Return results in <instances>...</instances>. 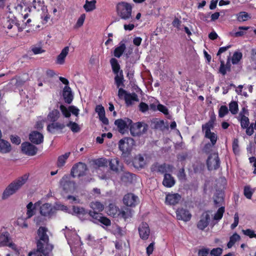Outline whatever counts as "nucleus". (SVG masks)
Returning <instances> with one entry per match:
<instances>
[{
  "label": "nucleus",
  "instance_id": "64",
  "mask_svg": "<svg viewBox=\"0 0 256 256\" xmlns=\"http://www.w3.org/2000/svg\"><path fill=\"white\" fill-rule=\"evenodd\" d=\"M240 238V237L239 234L235 232L232 236H230V240L234 242H236L239 240Z\"/></svg>",
  "mask_w": 256,
  "mask_h": 256
},
{
  "label": "nucleus",
  "instance_id": "16",
  "mask_svg": "<svg viewBox=\"0 0 256 256\" xmlns=\"http://www.w3.org/2000/svg\"><path fill=\"white\" fill-rule=\"evenodd\" d=\"M56 211V209L51 204L46 203L43 204L40 208V214L44 216L50 218L53 216Z\"/></svg>",
  "mask_w": 256,
  "mask_h": 256
},
{
  "label": "nucleus",
  "instance_id": "12",
  "mask_svg": "<svg viewBox=\"0 0 256 256\" xmlns=\"http://www.w3.org/2000/svg\"><path fill=\"white\" fill-rule=\"evenodd\" d=\"M174 166L169 164L164 163L160 164L158 162H156L150 166V170L152 172H159L162 174L166 173V172H172Z\"/></svg>",
  "mask_w": 256,
  "mask_h": 256
},
{
  "label": "nucleus",
  "instance_id": "32",
  "mask_svg": "<svg viewBox=\"0 0 256 256\" xmlns=\"http://www.w3.org/2000/svg\"><path fill=\"white\" fill-rule=\"evenodd\" d=\"M60 113L58 110H54L50 112L48 115V119L50 122H56L59 118Z\"/></svg>",
  "mask_w": 256,
  "mask_h": 256
},
{
  "label": "nucleus",
  "instance_id": "51",
  "mask_svg": "<svg viewBox=\"0 0 256 256\" xmlns=\"http://www.w3.org/2000/svg\"><path fill=\"white\" fill-rule=\"evenodd\" d=\"M177 176L180 180H184L186 179V174L184 168H180L178 172Z\"/></svg>",
  "mask_w": 256,
  "mask_h": 256
},
{
  "label": "nucleus",
  "instance_id": "54",
  "mask_svg": "<svg viewBox=\"0 0 256 256\" xmlns=\"http://www.w3.org/2000/svg\"><path fill=\"white\" fill-rule=\"evenodd\" d=\"M226 72H228V70L225 67L224 62V60H221L220 65L219 68V72L222 76H225L226 74Z\"/></svg>",
  "mask_w": 256,
  "mask_h": 256
},
{
  "label": "nucleus",
  "instance_id": "44",
  "mask_svg": "<svg viewBox=\"0 0 256 256\" xmlns=\"http://www.w3.org/2000/svg\"><path fill=\"white\" fill-rule=\"evenodd\" d=\"M215 145H212V144L210 142H208L202 148V151L204 153L206 154H210L211 152L212 151V148Z\"/></svg>",
  "mask_w": 256,
  "mask_h": 256
},
{
  "label": "nucleus",
  "instance_id": "57",
  "mask_svg": "<svg viewBox=\"0 0 256 256\" xmlns=\"http://www.w3.org/2000/svg\"><path fill=\"white\" fill-rule=\"evenodd\" d=\"M69 110H70V114L72 113L76 116H78L80 112V110L78 108L74 106H69Z\"/></svg>",
  "mask_w": 256,
  "mask_h": 256
},
{
  "label": "nucleus",
  "instance_id": "58",
  "mask_svg": "<svg viewBox=\"0 0 256 256\" xmlns=\"http://www.w3.org/2000/svg\"><path fill=\"white\" fill-rule=\"evenodd\" d=\"M243 234L247 236H248L250 238H254V230L250 229H246V230H242Z\"/></svg>",
  "mask_w": 256,
  "mask_h": 256
},
{
  "label": "nucleus",
  "instance_id": "59",
  "mask_svg": "<svg viewBox=\"0 0 256 256\" xmlns=\"http://www.w3.org/2000/svg\"><path fill=\"white\" fill-rule=\"evenodd\" d=\"M32 51L35 54H42L44 52L42 48L40 47H36V46H32Z\"/></svg>",
  "mask_w": 256,
  "mask_h": 256
},
{
  "label": "nucleus",
  "instance_id": "27",
  "mask_svg": "<svg viewBox=\"0 0 256 256\" xmlns=\"http://www.w3.org/2000/svg\"><path fill=\"white\" fill-rule=\"evenodd\" d=\"M65 125L58 122H54L50 124L47 126V130L50 133H54L55 130H61L64 128Z\"/></svg>",
  "mask_w": 256,
  "mask_h": 256
},
{
  "label": "nucleus",
  "instance_id": "9",
  "mask_svg": "<svg viewBox=\"0 0 256 256\" xmlns=\"http://www.w3.org/2000/svg\"><path fill=\"white\" fill-rule=\"evenodd\" d=\"M208 168L209 170H218L220 166V160L218 152L210 154L206 162Z\"/></svg>",
  "mask_w": 256,
  "mask_h": 256
},
{
  "label": "nucleus",
  "instance_id": "3",
  "mask_svg": "<svg viewBox=\"0 0 256 256\" xmlns=\"http://www.w3.org/2000/svg\"><path fill=\"white\" fill-rule=\"evenodd\" d=\"M29 174H26L12 182L4 191L2 198L3 200L6 199L10 196L16 192L17 190L20 189L26 183Z\"/></svg>",
  "mask_w": 256,
  "mask_h": 256
},
{
  "label": "nucleus",
  "instance_id": "7",
  "mask_svg": "<svg viewBox=\"0 0 256 256\" xmlns=\"http://www.w3.org/2000/svg\"><path fill=\"white\" fill-rule=\"evenodd\" d=\"M134 140L130 138H124L121 139L118 142V148L122 152L123 157H128L130 154L132 147L129 145V142L132 143Z\"/></svg>",
  "mask_w": 256,
  "mask_h": 256
},
{
  "label": "nucleus",
  "instance_id": "38",
  "mask_svg": "<svg viewBox=\"0 0 256 256\" xmlns=\"http://www.w3.org/2000/svg\"><path fill=\"white\" fill-rule=\"evenodd\" d=\"M232 148L234 153L236 155H238L240 154V149L239 146V140L237 138H234L232 143Z\"/></svg>",
  "mask_w": 256,
  "mask_h": 256
},
{
  "label": "nucleus",
  "instance_id": "13",
  "mask_svg": "<svg viewBox=\"0 0 256 256\" xmlns=\"http://www.w3.org/2000/svg\"><path fill=\"white\" fill-rule=\"evenodd\" d=\"M210 220V212H204L200 216V220L197 222V228L200 230H204L208 226Z\"/></svg>",
  "mask_w": 256,
  "mask_h": 256
},
{
  "label": "nucleus",
  "instance_id": "30",
  "mask_svg": "<svg viewBox=\"0 0 256 256\" xmlns=\"http://www.w3.org/2000/svg\"><path fill=\"white\" fill-rule=\"evenodd\" d=\"M42 240H38L36 242L37 249L34 250L32 251L29 252L28 256H32V255H36L38 252L44 253V244L42 242Z\"/></svg>",
  "mask_w": 256,
  "mask_h": 256
},
{
  "label": "nucleus",
  "instance_id": "62",
  "mask_svg": "<svg viewBox=\"0 0 256 256\" xmlns=\"http://www.w3.org/2000/svg\"><path fill=\"white\" fill-rule=\"evenodd\" d=\"M132 174L130 172H124L121 177V180L124 182L128 181L129 179L131 178Z\"/></svg>",
  "mask_w": 256,
  "mask_h": 256
},
{
  "label": "nucleus",
  "instance_id": "63",
  "mask_svg": "<svg viewBox=\"0 0 256 256\" xmlns=\"http://www.w3.org/2000/svg\"><path fill=\"white\" fill-rule=\"evenodd\" d=\"M154 250V242L150 243L146 248V254L150 256L153 252Z\"/></svg>",
  "mask_w": 256,
  "mask_h": 256
},
{
  "label": "nucleus",
  "instance_id": "52",
  "mask_svg": "<svg viewBox=\"0 0 256 256\" xmlns=\"http://www.w3.org/2000/svg\"><path fill=\"white\" fill-rule=\"evenodd\" d=\"M85 18V14H82L80 15V16L78 18L76 24V28H80L83 25Z\"/></svg>",
  "mask_w": 256,
  "mask_h": 256
},
{
  "label": "nucleus",
  "instance_id": "25",
  "mask_svg": "<svg viewBox=\"0 0 256 256\" xmlns=\"http://www.w3.org/2000/svg\"><path fill=\"white\" fill-rule=\"evenodd\" d=\"M48 229L46 227L40 226L38 230V234L40 237V239L42 240L44 243L48 244L49 242V238L46 232Z\"/></svg>",
  "mask_w": 256,
  "mask_h": 256
},
{
  "label": "nucleus",
  "instance_id": "36",
  "mask_svg": "<svg viewBox=\"0 0 256 256\" xmlns=\"http://www.w3.org/2000/svg\"><path fill=\"white\" fill-rule=\"evenodd\" d=\"M66 126L74 132H78L80 130L79 125L77 123L72 121H70L66 124Z\"/></svg>",
  "mask_w": 256,
  "mask_h": 256
},
{
  "label": "nucleus",
  "instance_id": "4",
  "mask_svg": "<svg viewBox=\"0 0 256 256\" xmlns=\"http://www.w3.org/2000/svg\"><path fill=\"white\" fill-rule=\"evenodd\" d=\"M215 118L210 119L202 126V132L204 133V138L210 140L212 145H216L218 136L216 134L212 132L211 130L214 128Z\"/></svg>",
  "mask_w": 256,
  "mask_h": 256
},
{
  "label": "nucleus",
  "instance_id": "21",
  "mask_svg": "<svg viewBox=\"0 0 256 256\" xmlns=\"http://www.w3.org/2000/svg\"><path fill=\"white\" fill-rule=\"evenodd\" d=\"M138 198L137 196L132 193L126 194L123 198L124 204L128 206H134L136 204Z\"/></svg>",
  "mask_w": 256,
  "mask_h": 256
},
{
  "label": "nucleus",
  "instance_id": "50",
  "mask_svg": "<svg viewBox=\"0 0 256 256\" xmlns=\"http://www.w3.org/2000/svg\"><path fill=\"white\" fill-rule=\"evenodd\" d=\"M198 256H210V249L206 248H203L200 249L198 253Z\"/></svg>",
  "mask_w": 256,
  "mask_h": 256
},
{
  "label": "nucleus",
  "instance_id": "5",
  "mask_svg": "<svg viewBox=\"0 0 256 256\" xmlns=\"http://www.w3.org/2000/svg\"><path fill=\"white\" fill-rule=\"evenodd\" d=\"M132 8L131 4L125 2H119L116 6L118 14L124 20L132 18Z\"/></svg>",
  "mask_w": 256,
  "mask_h": 256
},
{
  "label": "nucleus",
  "instance_id": "8",
  "mask_svg": "<svg viewBox=\"0 0 256 256\" xmlns=\"http://www.w3.org/2000/svg\"><path fill=\"white\" fill-rule=\"evenodd\" d=\"M88 168L86 164L80 162L73 166L70 171V176L73 178L85 176Z\"/></svg>",
  "mask_w": 256,
  "mask_h": 256
},
{
  "label": "nucleus",
  "instance_id": "53",
  "mask_svg": "<svg viewBox=\"0 0 256 256\" xmlns=\"http://www.w3.org/2000/svg\"><path fill=\"white\" fill-rule=\"evenodd\" d=\"M96 112L98 113V116L105 114V110L104 106L100 104L96 106L95 108Z\"/></svg>",
  "mask_w": 256,
  "mask_h": 256
},
{
  "label": "nucleus",
  "instance_id": "17",
  "mask_svg": "<svg viewBox=\"0 0 256 256\" xmlns=\"http://www.w3.org/2000/svg\"><path fill=\"white\" fill-rule=\"evenodd\" d=\"M140 237L144 240H147L150 236V230L148 224L146 222H142L138 228Z\"/></svg>",
  "mask_w": 256,
  "mask_h": 256
},
{
  "label": "nucleus",
  "instance_id": "40",
  "mask_svg": "<svg viewBox=\"0 0 256 256\" xmlns=\"http://www.w3.org/2000/svg\"><path fill=\"white\" fill-rule=\"evenodd\" d=\"M225 211L224 206L220 207L217 210L216 212L214 214V219L216 220H220L223 216L224 214Z\"/></svg>",
  "mask_w": 256,
  "mask_h": 256
},
{
  "label": "nucleus",
  "instance_id": "47",
  "mask_svg": "<svg viewBox=\"0 0 256 256\" xmlns=\"http://www.w3.org/2000/svg\"><path fill=\"white\" fill-rule=\"evenodd\" d=\"M228 112V110L226 106H222L218 110V116L223 118Z\"/></svg>",
  "mask_w": 256,
  "mask_h": 256
},
{
  "label": "nucleus",
  "instance_id": "6",
  "mask_svg": "<svg viewBox=\"0 0 256 256\" xmlns=\"http://www.w3.org/2000/svg\"><path fill=\"white\" fill-rule=\"evenodd\" d=\"M238 120L240 122L242 129H246V133L248 136H252L254 133V123L250 124L248 118L242 112L239 114Z\"/></svg>",
  "mask_w": 256,
  "mask_h": 256
},
{
  "label": "nucleus",
  "instance_id": "19",
  "mask_svg": "<svg viewBox=\"0 0 256 256\" xmlns=\"http://www.w3.org/2000/svg\"><path fill=\"white\" fill-rule=\"evenodd\" d=\"M44 137L42 134L38 131H32L29 135V140L32 144H40L44 142Z\"/></svg>",
  "mask_w": 256,
  "mask_h": 256
},
{
  "label": "nucleus",
  "instance_id": "39",
  "mask_svg": "<svg viewBox=\"0 0 256 256\" xmlns=\"http://www.w3.org/2000/svg\"><path fill=\"white\" fill-rule=\"evenodd\" d=\"M229 110L232 114H236L238 110V102L236 101H232L229 104Z\"/></svg>",
  "mask_w": 256,
  "mask_h": 256
},
{
  "label": "nucleus",
  "instance_id": "49",
  "mask_svg": "<svg viewBox=\"0 0 256 256\" xmlns=\"http://www.w3.org/2000/svg\"><path fill=\"white\" fill-rule=\"evenodd\" d=\"M222 252V249L220 248H216L212 249L210 254L212 256H220Z\"/></svg>",
  "mask_w": 256,
  "mask_h": 256
},
{
  "label": "nucleus",
  "instance_id": "31",
  "mask_svg": "<svg viewBox=\"0 0 256 256\" xmlns=\"http://www.w3.org/2000/svg\"><path fill=\"white\" fill-rule=\"evenodd\" d=\"M70 154V152H66L64 154L59 156L58 158L56 166L58 168H60L64 166L66 162L67 159Z\"/></svg>",
  "mask_w": 256,
  "mask_h": 256
},
{
  "label": "nucleus",
  "instance_id": "55",
  "mask_svg": "<svg viewBox=\"0 0 256 256\" xmlns=\"http://www.w3.org/2000/svg\"><path fill=\"white\" fill-rule=\"evenodd\" d=\"M157 109L166 115L168 114V110L167 108L162 104H158Z\"/></svg>",
  "mask_w": 256,
  "mask_h": 256
},
{
  "label": "nucleus",
  "instance_id": "42",
  "mask_svg": "<svg viewBox=\"0 0 256 256\" xmlns=\"http://www.w3.org/2000/svg\"><path fill=\"white\" fill-rule=\"evenodd\" d=\"M9 241L8 234V233H6L4 234V239L2 240L0 242V246H8L10 248H12V246L14 245V244L11 242L8 244V242Z\"/></svg>",
  "mask_w": 256,
  "mask_h": 256
},
{
  "label": "nucleus",
  "instance_id": "22",
  "mask_svg": "<svg viewBox=\"0 0 256 256\" xmlns=\"http://www.w3.org/2000/svg\"><path fill=\"white\" fill-rule=\"evenodd\" d=\"M162 184L165 187L170 188L175 184L176 180L171 174L165 173Z\"/></svg>",
  "mask_w": 256,
  "mask_h": 256
},
{
  "label": "nucleus",
  "instance_id": "35",
  "mask_svg": "<svg viewBox=\"0 0 256 256\" xmlns=\"http://www.w3.org/2000/svg\"><path fill=\"white\" fill-rule=\"evenodd\" d=\"M72 210L78 216H84L86 214H88V212L82 207L73 206Z\"/></svg>",
  "mask_w": 256,
  "mask_h": 256
},
{
  "label": "nucleus",
  "instance_id": "61",
  "mask_svg": "<svg viewBox=\"0 0 256 256\" xmlns=\"http://www.w3.org/2000/svg\"><path fill=\"white\" fill-rule=\"evenodd\" d=\"M232 46L231 45H228L226 46H223V47H220V48L218 52H217V56H220L222 53L225 52L228 49H229Z\"/></svg>",
  "mask_w": 256,
  "mask_h": 256
},
{
  "label": "nucleus",
  "instance_id": "26",
  "mask_svg": "<svg viewBox=\"0 0 256 256\" xmlns=\"http://www.w3.org/2000/svg\"><path fill=\"white\" fill-rule=\"evenodd\" d=\"M12 150L10 143L4 139L0 138V152L6 154L10 152Z\"/></svg>",
  "mask_w": 256,
  "mask_h": 256
},
{
  "label": "nucleus",
  "instance_id": "18",
  "mask_svg": "<svg viewBox=\"0 0 256 256\" xmlns=\"http://www.w3.org/2000/svg\"><path fill=\"white\" fill-rule=\"evenodd\" d=\"M177 219L184 222H188L190 220L192 214L186 208H179L176 211Z\"/></svg>",
  "mask_w": 256,
  "mask_h": 256
},
{
  "label": "nucleus",
  "instance_id": "34",
  "mask_svg": "<svg viewBox=\"0 0 256 256\" xmlns=\"http://www.w3.org/2000/svg\"><path fill=\"white\" fill-rule=\"evenodd\" d=\"M120 162L118 158H113L109 160L110 168L111 170L118 172Z\"/></svg>",
  "mask_w": 256,
  "mask_h": 256
},
{
  "label": "nucleus",
  "instance_id": "60",
  "mask_svg": "<svg viewBox=\"0 0 256 256\" xmlns=\"http://www.w3.org/2000/svg\"><path fill=\"white\" fill-rule=\"evenodd\" d=\"M181 23L182 22L178 18L175 17L172 22V25L174 28H180Z\"/></svg>",
  "mask_w": 256,
  "mask_h": 256
},
{
  "label": "nucleus",
  "instance_id": "14",
  "mask_svg": "<svg viewBox=\"0 0 256 256\" xmlns=\"http://www.w3.org/2000/svg\"><path fill=\"white\" fill-rule=\"evenodd\" d=\"M21 146L22 152L28 156L36 155L38 150V148L30 142H23Z\"/></svg>",
  "mask_w": 256,
  "mask_h": 256
},
{
  "label": "nucleus",
  "instance_id": "41",
  "mask_svg": "<svg viewBox=\"0 0 256 256\" xmlns=\"http://www.w3.org/2000/svg\"><path fill=\"white\" fill-rule=\"evenodd\" d=\"M242 54L241 52H234L232 59V64H237L242 58Z\"/></svg>",
  "mask_w": 256,
  "mask_h": 256
},
{
  "label": "nucleus",
  "instance_id": "37",
  "mask_svg": "<svg viewBox=\"0 0 256 256\" xmlns=\"http://www.w3.org/2000/svg\"><path fill=\"white\" fill-rule=\"evenodd\" d=\"M250 18V15L246 12H241L237 14V20L240 22H242Z\"/></svg>",
  "mask_w": 256,
  "mask_h": 256
},
{
  "label": "nucleus",
  "instance_id": "2",
  "mask_svg": "<svg viewBox=\"0 0 256 256\" xmlns=\"http://www.w3.org/2000/svg\"><path fill=\"white\" fill-rule=\"evenodd\" d=\"M90 206L92 210L88 212V214L92 218L93 222L95 224L100 222L106 226H110V220L100 213L104 209L103 204L100 202H90Z\"/></svg>",
  "mask_w": 256,
  "mask_h": 256
},
{
  "label": "nucleus",
  "instance_id": "29",
  "mask_svg": "<svg viewBox=\"0 0 256 256\" xmlns=\"http://www.w3.org/2000/svg\"><path fill=\"white\" fill-rule=\"evenodd\" d=\"M92 162L95 168L106 166L108 163V160L104 158L94 159Z\"/></svg>",
  "mask_w": 256,
  "mask_h": 256
},
{
  "label": "nucleus",
  "instance_id": "43",
  "mask_svg": "<svg viewBox=\"0 0 256 256\" xmlns=\"http://www.w3.org/2000/svg\"><path fill=\"white\" fill-rule=\"evenodd\" d=\"M118 216L126 220L127 218L131 216L130 212L127 208H125L124 210H120Z\"/></svg>",
  "mask_w": 256,
  "mask_h": 256
},
{
  "label": "nucleus",
  "instance_id": "48",
  "mask_svg": "<svg viewBox=\"0 0 256 256\" xmlns=\"http://www.w3.org/2000/svg\"><path fill=\"white\" fill-rule=\"evenodd\" d=\"M60 108L62 114L66 117V118H70V110H69V107L67 108L66 106L64 105L61 104L60 106Z\"/></svg>",
  "mask_w": 256,
  "mask_h": 256
},
{
  "label": "nucleus",
  "instance_id": "23",
  "mask_svg": "<svg viewBox=\"0 0 256 256\" xmlns=\"http://www.w3.org/2000/svg\"><path fill=\"white\" fill-rule=\"evenodd\" d=\"M62 96L66 103L68 104L72 103L74 96L70 86H65L64 87L62 91Z\"/></svg>",
  "mask_w": 256,
  "mask_h": 256
},
{
  "label": "nucleus",
  "instance_id": "20",
  "mask_svg": "<svg viewBox=\"0 0 256 256\" xmlns=\"http://www.w3.org/2000/svg\"><path fill=\"white\" fill-rule=\"evenodd\" d=\"M181 198V196L178 193H168L166 196V204L168 205H176L180 202Z\"/></svg>",
  "mask_w": 256,
  "mask_h": 256
},
{
  "label": "nucleus",
  "instance_id": "11",
  "mask_svg": "<svg viewBox=\"0 0 256 256\" xmlns=\"http://www.w3.org/2000/svg\"><path fill=\"white\" fill-rule=\"evenodd\" d=\"M147 128V125L142 122H138L133 124L132 122L130 126V130L132 136H139L146 132Z\"/></svg>",
  "mask_w": 256,
  "mask_h": 256
},
{
  "label": "nucleus",
  "instance_id": "1",
  "mask_svg": "<svg viewBox=\"0 0 256 256\" xmlns=\"http://www.w3.org/2000/svg\"><path fill=\"white\" fill-rule=\"evenodd\" d=\"M110 64L112 70L115 74L114 80L116 88H118V96L120 99L124 98L127 106H132L134 102H138V95L135 92L129 93L122 87L125 86L122 70H120V66L118 60L115 58L110 60Z\"/></svg>",
  "mask_w": 256,
  "mask_h": 256
},
{
  "label": "nucleus",
  "instance_id": "24",
  "mask_svg": "<svg viewBox=\"0 0 256 256\" xmlns=\"http://www.w3.org/2000/svg\"><path fill=\"white\" fill-rule=\"evenodd\" d=\"M69 52V47L68 46H66L64 47L62 50L61 51L60 53L57 56L56 63L58 64L62 65L64 64L65 62V59L66 58V56L68 54Z\"/></svg>",
  "mask_w": 256,
  "mask_h": 256
},
{
  "label": "nucleus",
  "instance_id": "15",
  "mask_svg": "<svg viewBox=\"0 0 256 256\" xmlns=\"http://www.w3.org/2000/svg\"><path fill=\"white\" fill-rule=\"evenodd\" d=\"M132 124V120L126 118H125L124 119H118L114 122V124L117 126L118 131L122 134L130 128Z\"/></svg>",
  "mask_w": 256,
  "mask_h": 256
},
{
  "label": "nucleus",
  "instance_id": "56",
  "mask_svg": "<svg viewBox=\"0 0 256 256\" xmlns=\"http://www.w3.org/2000/svg\"><path fill=\"white\" fill-rule=\"evenodd\" d=\"M138 106L140 111L142 112H145L148 110V106L144 102H141Z\"/></svg>",
  "mask_w": 256,
  "mask_h": 256
},
{
  "label": "nucleus",
  "instance_id": "45",
  "mask_svg": "<svg viewBox=\"0 0 256 256\" xmlns=\"http://www.w3.org/2000/svg\"><path fill=\"white\" fill-rule=\"evenodd\" d=\"M109 208L110 214L112 215L114 217L116 216L120 211L119 208L112 204H110Z\"/></svg>",
  "mask_w": 256,
  "mask_h": 256
},
{
  "label": "nucleus",
  "instance_id": "33",
  "mask_svg": "<svg viewBox=\"0 0 256 256\" xmlns=\"http://www.w3.org/2000/svg\"><path fill=\"white\" fill-rule=\"evenodd\" d=\"M96 0H92V1L86 0V4L84 6V8L87 12H91L96 8Z\"/></svg>",
  "mask_w": 256,
  "mask_h": 256
},
{
  "label": "nucleus",
  "instance_id": "46",
  "mask_svg": "<svg viewBox=\"0 0 256 256\" xmlns=\"http://www.w3.org/2000/svg\"><path fill=\"white\" fill-rule=\"evenodd\" d=\"M244 194L247 198L250 199L252 198L253 192L252 191L250 186H246L244 187Z\"/></svg>",
  "mask_w": 256,
  "mask_h": 256
},
{
  "label": "nucleus",
  "instance_id": "28",
  "mask_svg": "<svg viewBox=\"0 0 256 256\" xmlns=\"http://www.w3.org/2000/svg\"><path fill=\"white\" fill-rule=\"evenodd\" d=\"M126 49V46L124 41L119 43L118 46L116 47L114 51V55L115 57L120 58L124 54Z\"/></svg>",
  "mask_w": 256,
  "mask_h": 256
},
{
  "label": "nucleus",
  "instance_id": "10",
  "mask_svg": "<svg viewBox=\"0 0 256 256\" xmlns=\"http://www.w3.org/2000/svg\"><path fill=\"white\" fill-rule=\"evenodd\" d=\"M70 176L64 175L60 180V184L66 192L74 191L76 188V183L70 180Z\"/></svg>",
  "mask_w": 256,
  "mask_h": 256
}]
</instances>
